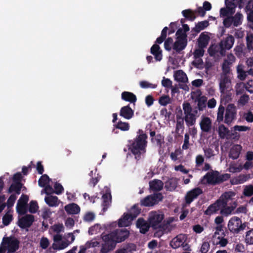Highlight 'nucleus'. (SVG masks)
<instances>
[{
    "mask_svg": "<svg viewBox=\"0 0 253 253\" xmlns=\"http://www.w3.org/2000/svg\"><path fill=\"white\" fill-rule=\"evenodd\" d=\"M64 209L68 214H76L80 212V207L77 204L72 203L66 205Z\"/></svg>",
    "mask_w": 253,
    "mask_h": 253,
    "instance_id": "obj_26",
    "label": "nucleus"
},
{
    "mask_svg": "<svg viewBox=\"0 0 253 253\" xmlns=\"http://www.w3.org/2000/svg\"><path fill=\"white\" fill-rule=\"evenodd\" d=\"M236 115V107L233 104H229L226 109L224 123L226 124H230L233 120L235 119Z\"/></svg>",
    "mask_w": 253,
    "mask_h": 253,
    "instance_id": "obj_14",
    "label": "nucleus"
},
{
    "mask_svg": "<svg viewBox=\"0 0 253 253\" xmlns=\"http://www.w3.org/2000/svg\"><path fill=\"white\" fill-rule=\"evenodd\" d=\"M163 199V196L162 193H158L153 195H148L140 201V205L145 207L153 206Z\"/></svg>",
    "mask_w": 253,
    "mask_h": 253,
    "instance_id": "obj_7",
    "label": "nucleus"
},
{
    "mask_svg": "<svg viewBox=\"0 0 253 253\" xmlns=\"http://www.w3.org/2000/svg\"><path fill=\"white\" fill-rule=\"evenodd\" d=\"M173 39L171 37H169L165 40L164 47L166 50L169 51L171 50L173 44Z\"/></svg>",
    "mask_w": 253,
    "mask_h": 253,
    "instance_id": "obj_53",
    "label": "nucleus"
},
{
    "mask_svg": "<svg viewBox=\"0 0 253 253\" xmlns=\"http://www.w3.org/2000/svg\"><path fill=\"white\" fill-rule=\"evenodd\" d=\"M235 195V193L233 191L226 192L221 195L218 200L220 201L222 205H228L230 204L229 201L232 200Z\"/></svg>",
    "mask_w": 253,
    "mask_h": 253,
    "instance_id": "obj_23",
    "label": "nucleus"
},
{
    "mask_svg": "<svg viewBox=\"0 0 253 253\" xmlns=\"http://www.w3.org/2000/svg\"><path fill=\"white\" fill-rule=\"evenodd\" d=\"M44 201L46 204L49 207H57L60 203V201L57 196H46L44 198Z\"/></svg>",
    "mask_w": 253,
    "mask_h": 253,
    "instance_id": "obj_34",
    "label": "nucleus"
},
{
    "mask_svg": "<svg viewBox=\"0 0 253 253\" xmlns=\"http://www.w3.org/2000/svg\"><path fill=\"white\" fill-rule=\"evenodd\" d=\"M13 219V216L8 212H6L2 217V223L5 226L8 225Z\"/></svg>",
    "mask_w": 253,
    "mask_h": 253,
    "instance_id": "obj_54",
    "label": "nucleus"
},
{
    "mask_svg": "<svg viewBox=\"0 0 253 253\" xmlns=\"http://www.w3.org/2000/svg\"><path fill=\"white\" fill-rule=\"evenodd\" d=\"M182 107L184 115L193 111L191 104L188 102L184 101L182 104Z\"/></svg>",
    "mask_w": 253,
    "mask_h": 253,
    "instance_id": "obj_58",
    "label": "nucleus"
},
{
    "mask_svg": "<svg viewBox=\"0 0 253 253\" xmlns=\"http://www.w3.org/2000/svg\"><path fill=\"white\" fill-rule=\"evenodd\" d=\"M208 52L211 57L215 56L216 55L217 56H224L226 55L225 50L220 42L218 44L211 45L208 49Z\"/></svg>",
    "mask_w": 253,
    "mask_h": 253,
    "instance_id": "obj_12",
    "label": "nucleus"
},
{
    "mask_svg": "<svg viewBox=\"0 0 253 253\" xmlns=\"http://www.w3.org/2000/svg\"><path fill=\"white\" fill-rule=\"evenodd\" d=\"M248 81L246 83H240L237 84L236 86V92L237 95L243 93L245 90L249 92L250 88L248 87Z\"/></svg>",
    "mask_w": 253,
    "mask_h": 253,
    "instance_id": "obj_37",
    "label": "nucleus"
},
{
    "mask_svg": "<svg viewBox=\"0 0 253 253\" xmlns=\"http://www.w3.org/2000/svg\"><path fill=\"white\" fill-rule=\"evenodd\" d=\"M234 42V37L233 36L230 35H228L227 36L223 38L220 41V43L223 49H224L225 52H226V50H230L232 48Z\"/></svg>",
    "mask_w": 253,
    "mask_h": 253,
    "instance_id": "obj_16",
    "label": "nucleus"
},
{
    "mask_svg": "<svg viewBox=\"0 0 253 253\" xmlns=\"http://www.w3.org/2000/svg\"><path fill=\"white\" fill-rule=\"evenodd\" d=\"M116 128L121 129L122 131H127L129 129V125L128 123L119 121L115 125Z\"/></svg>",
    "mask_w": 253,
    "mask_h": 253,
    "instance_id": "obj_51",
    "label": "nucleus"
},
{
    "mask_svg": "<svg viewBox=\"0 0 253 253\" xmlns=\"http://www.w3.org/2000/svg\"><path fill=\"white\" fill-rule=\"evenodd\" d=\"M155 42L150 49L151 53L155 56L156 61H160L162 59V50L160 49V46Z\"/></svg>",
    "mask_w": 253,
    "mask_h": 253,
    "instance_id": "obj_27",
    "label": "nucleus"
},
{
    "mask_svg": "<svg viewBox=\"0 0 253 253\" xmlns=\"http://www.w3.org/2000/svg\"><path fill=\"white\" fill-rule=\"evenodd\" d=\"M210 38L204 32L202 33L198 39V47L205 48L208 45Z\"/></svg>",
    "mask_w": 253,
    "mask_h": 253,
    "instance_id": "obj_28",
    "label": "nucleus"
},
{
    "mask_svg": "<svg viewBox=\"0 0 253 253\" xmlns=\"http://www.w3.org/2000/svg\"><path fill=\"white\" fill-rule=\"evenodd\" d=\"M170 246L173 249H177L180 246H182L185 248V250H188L186 248L188 246L187 244H184L183 242V240L181 239V236H178L176 238H174L170 243Z\"/></svg>",
    "mask_w": 253,
    "mask_h": 253,
    "instance_id": "obj_31",
    "label": "nucleus"
},
{
    "mask_svg": "<svg viewBox=\"0 0 253 253\" xmlns=\"http://www.w3.org/2000/svg\"><path fill=\"white\" fill-rule=\"evenodd\" d=\"M95 215L92 212H87L84 215L83 219L85 222H92L94 220Z\"/></svg>",
    "mask_w": 253,
    "mask_h": 253,
    "instance_id": "obj_57",
    "label": "nucleus"
},
{
    "mask_svg": "<svg viewBox=\"0 0 253 253\" xmlns=\"http://www.w3.org/2000/svg\"><path fill=\"white\" fill-rule=\"evenodd\" d=\"M34 221V217L32 214H26L19 219L18 225L22 229L30 227Z\"/></svg>",
    "mask_w": 253,
    "mask_h": 253,
    "instance_id": "obj_15",
    "label": "nucleus"
},
{
    "mask_svg": "<svg viewBox=\"0 0 253 253\" xmlns=\"http://www.w3.org/2000/svg\"><path fill=\"white\" fill-rule=\"evenodd\" d=\"M51 179L46 174H42L38 181L39 185L41 187H44L47 184L49 183Z\"/></svg>",
    "mask_w": 253,
    "mask_h": 253,
    "instance_id": "obj_44",
    "label": "nucleus"
},
{
    "mask_svg": "<svg viewBox=\"0 0 253 253\" xmlns=\"http://www.w3.org/2000/svg\"><path fill=\"white\" fill-rule=\"evenodd\" d=\"M219 90L222 100L225 102H229L231 100L232 85L230 76H220Z\"/></svg>",
    "mask_w": 253,
    "mask_h": 253,
    "instance_id": "obj_2",
    "label": "nucleus"
},
{
    "mask_svg": "<svg viewBox=\"0 0 253 253\" xmlns=\"http://www.w3.org/2000/svg\"><path fill=\"white\" fill-rule=\"evenodd\" d=\"M122 99L126 101L134 103L137 100L136 96L131 92L124 91L121 94Z\"/></svg>",
    "mask_w": 253,
    "mask_h": 253,
    "instance_id": "obj_32",
    "label": "nucleus"
},
{
    "mask_svg": "<svg viewBox=\"0 0 253 253\" xmlns=\"http://www.w3.org/2000/svg\"><path fill=\"white\" fill-rule=\"evenodd\" d=\"M140 213V210L138 208L137 205H133L131 209L130 214L132 215V218H135Z\"/></svg>",
    "mask_w": 253,
    "mask_h": 253,
    "instance_id": "obj_60",
    "label": "nucleus"
},
{
    "mask_svg": "<svg viewBox=\"0 0 253 253\" xmlns=\"http://www.w3.org/2000/svg\"><path fill=\"white\" fill-rule=\"evenodd\" d=\"M228 1L229 0H225L226 8L223 7L220 10V15L221 17H229V15H232L235 12V8L237 5L235 3H232Z\"/></svg>",
    "mask_w": 253,
    "mask_h": 253,
    "instance_id": "obj_13",
    "label": "nucleus"
},
{
    "mask_svg": "<svg viewBox=\"0 0 253 253\" xmlns=\"http://www.w3.org/2000/svg\"><path fill=\"white\" fill-rule=\"evenodd\" d=\"M205 53L204 48L198 47L194 50L193 56L194 58H199L204 56Z\"/></svg>",
    "mask_w": 253,
    "mask_h": 253,
    "instance_id": "obj_59",
    "label": "nucleus"
},
{
    "mask_svg": "<svg viewBox=\"0 0 253 253\" xmlns=\"http://www.w3.org/2000/svg\"><path fill=\"white\" fill-rule=\"evenodd\" d=\"M169 29L167 27H165L163 28L161 32V35L160 37H158L155 42L156 43L158 44H161L166 39L167 35Z\"/></svg>",
    "mask_w": 253,
    "mask_h": 253,
    "instance_id": "obj_46",
    "label": "nucleus"
},
{
    "mask_svg": "<svg viewBox=\"0 0 253 253\" xmlns=\"http://www.w3.org/2000/svg\"><path fill=\"white\" fill-rule=\"evenodd\" d=\"M27 206L17 203L16 205V211L19 214L23 215L25 214L27 211Z\"/></svg>",
    "mask_w": 253,
    "mask_h": 253,
    "instance_id": "obj_56",
    "label": "nucleus"
},
{
    "mask_svg": "<svg viewBox=\"0 0 253 253\" xmlns=\"http://www.w3.org/2000/svg\"><path fill=\"white\" fill-rule=\"evenodd\" d=\"M220 204L221 205L220 206V213L225 216H228L231 214L237 205L236 201H234L230 206H228V205H222L221 203H220Z\"/></svg>",
    "mask_w": 253,
    "mask_h": 253,
    "instance_id": "obj_18",
    "label": "nucleus"
},
{
    "mask_svg": "<svg viewBox=\"0 0 253 253\" xmlns=\"http://www.w3.org/2000/svg\"><path fill=\"white\" fill-rule=\"evenodd\" d=\"M243 17L240 12H237L234 16H231L234 26L238 27L242 24Z\"/></svg>",
    "mask_w": 253,
    "mask_h": 253,
    "instance_id": "obj_45",
    "label": "nucleus"
},
{
    "mask_svg": "<svg viewBox=\"0 0 253 253\" xmlns=\"http://www.w3.org/2000/svg\"><path fill=\"white\" fill-rule=\"evenodd\" d=\"M224 107L220 106L218 108V111L217 113V121L218 122H220L223 121L224 118Z\"/></svg>",
    "mask_w": 253,
    "mask_h": 253,
    "instance_id": "obj_62",
    "label": "nucleus"
},
{
    "mask_svg": "<svg viewBox=\"0 0 253 253\" xmlns=\"http://www.w3.org/2000/svg\"><path fill=\"white\" fill-rule=\"evenodd\" d=\"M163 140L164 137L161 134H157L154 138H151L152 142L159 147H161Z\"/></svg>",
    "mask_w": 253,
    "mask_h": 253,
    "instance_id": "obj_50",
    "label": "nucleus"
},
{
    "mask_svg": "<svg viewBox=\"0 0 253 253\" xmlns=\"http://www.w3.org/2000/svg\"><path fill=\"white\" fill-rule=\"evenodd\" d=\"M149 183L150 189L153 191H161L164 186L163 181L157 179L150 181Z\"/></svg>",
    "mask_w": 253,
    "mask_h": 253,
    "instance_id": "obj_29",
    "label": "nucleus"
},
{
    "mask_svg": "<svg viewBox=\"0 0 253 253\" xmlns=\"http://www.w3.org/2000/svg\"><path fill=\"white\" fill-rule=\"evenodd\" d=\"M177 184V179L176 178H170L165 182V188L167 191H172L176 189Z\"/></svg>",
    "mask_w": 253,
    "mask_h": 253,
    "instance_id": "obj_30",
    "label": "nucleus"
},
{
    "mask_svg": "<svg viewBox=\"0 0 253 253\" xmlns=\"http://www.w3.org/2000/svg\"><path fill=\"white\" fill-rule=\"evenodd\" d=\"M218 131L219 136L221 139L226 138L227 139L230 131L227 127L223 125H221L218 127Z\"/></svg>",
    "mask_w": 253,
    "mask_h": 253,
    "instance_id": "obj_39",
    "label": "nucleus"
},
{
    "mask_svg": "<svg viewBox=\"0 0 253 253\" xmlns=\"http://www.w3.org/2000/svg\"><path fill=\"white\" fill-rule=\"evenodd\" d=\"M184 129V125L183 119H181V120H177L175 126V133H176L175 137H177L180 136V134L183 132Z\"/></svg>",
    "mask_w": 253,
    "mask_h": 253,
    "instance_id": "obj_40",
    "label": "nucleus"
},
{
    "mask_svg": "<svg viewBox=\"0 0 253 253\" xmlns=\"http://www.w3.org/2000/svg\"><path fill=\"white\" fill-rule=\"evenodd\" d=\"M245 242L247 245H253V228L246 232Z\"/></svg>",
    "mask_w": 253,
    "mask_h": 253,
    "instance_id": "obj_47",
    "label": "nucleus"
},
{
    "mask_svg": "<svg viewBox=\"0 0 253 253\" xmlns=\"http://www.w3.org/2000/svg\"><path fill=\"white\" fill-rule=\"evenodd\" d=\"M209 25V22L208 20L199 22L196 24L195 26L192 29V31L196 33H199L206 28Z\"/></svg>",
    "mask_w": 253,
    "mask_h": 253,
    "instance_id": "obj_35",
    "label": "nucleus"
},
{
    "mask_svg": "<svg viewBox=\"0 0 253 253\" xmlns=\"http://www.w3.org/2000/svg\"><path fill=\"white\" fill-rule=\"evenodd\" d=\"M1 244L6 246L9 253H14L19 249V241L17 239L11 237H4Z\"/></svg>",
    "mask_w": 253,
    "mask_h": 253,
    "instance_id": "obj_10",
    "label": "nucleus"
},
{
    "mask_svg": "<svg viewBox=\"0 0 253 253\" xmlns=\"http://www.w3.org/2000/svg\"><path fill=\"white\" fill-rule=\"evenodd\" d=\"M17 199L16 195L15 194H11L7 201V206L8 208H11L13 206L16 200Z\"/></svg>",
    "mask_w": 253,
    "mask_h": 253,
    "instance_id": "obj_61",
    "label": "nucleus"
},
{
    "mask_svg": "<svg viewBox=\"0 0 253 253\" xmlns=\"http://www.w3.org/2000/svg\"><path fill=\"white\" fill-rule=\"evenodd\" d=\"M227 227L231 232L238 234L245 229L246 224L245 223H242L240 218L233 216L229 220Z\"/></svg>",
    "mask_w": 253,
    "mask_h": 253,
    "instance_id": "obj_4",
    "label": "nucleus"
},
{
    "mask_svg": "<svg viewBox=\"0 0 253 253\" xmlns=\"http://www.w3.org/2000/svg\"><path fill=\"white\" fill-rule=\"evenodd\" d=\"M197 113V110L195 109L193 112L185 115L183 119L185 120L187 126H192L196 123Z\"/></svg>",
    "mask_w": 253,
    "mask_h": 253,
    "instance_id": "obj_21",
    "label": "nucleus"
},
{
    "mask_svg": "<svg viewBox=\"0 0 253 253\" xmlns=\"http://www.w3.org/2000/svg\"><path fill=\"white\" fill-rule=\"evenodd\" d=\"M220 202L217 200L214 203L210 205L207 209L204 211V214L207 215H211L216 213L220 210Z\"/></svg>",
    "mask_w": 253,
    "mask_h": 253,
    "instance_id": "obj_25",
    "label": "nucleus"
},
{
    "mask_svg": "<svg viewBox=\"0 0 253 253\" xmlns=\"http://www.w3.org/2000/svg\"><path fill=\"white\" fill-rule=\"evenodd\" d=\"M243 194L245 197H251L253 195V185H246L243 191Z\"/></svg>",
    "mask_w": 253,
    "mask_h": 253,
    "instance_id": "obj_49",
    "label": "nucleus"
},
{
    "mask_svg": "<svg viewBox=\"0 0 253 253\" xmlns=\"http://www.w3.org/2000/svg\"><path fill=\"white\" fill-rule=\"evenodd\" d=\"M38 203L35 201H31L29 204V211L32 213H36L38 210Z\"/></svg>",
    "mask_w": 253,
    "mask_h": 253,
    "instance_id": "obj_52",
    "label": "nucleus"
},
{
    "mask_svg": "<svg viewBox=\"0 0 253 253\" xmlns=\"http://www.w3.org/2000/svg\"><path fill=\"white\" fill-rule=\"evenodd\" d=\"M101 236L103 243L101 245L100 253H108L113 251L116 247V243L115 240L111 238V236L103 233Z\"/></svg>",
    "mask_w": 253,
    "mask_h": 253,
    "instance_id": "obj_5",
    "label": "nucleus"
},
{
    "mask_svg": "<svg viewBox=\"0 0 253 253\" xmlns=\"http://www.w3.org/2000/svg\"><path fill=\"white\" fill-rule=\"evenodd\" d=\"M139 135L132 141L128 149L135 156V158L139 160L141 158V155L144 154L146 152L147 145V135L143 132L142 130L139 129Z\"/></svg>",
    "mask_w": 253,
    "mask_h": 253,
    "instance_id": "obj_1",
    "label": "nucleus"
},
{
    "mask_svg": "<svg viewBox=\"0 0 253 253\" xmlns=\"http://www.w3.org/2000/svg\"><path fill=\"white\" fill-rule=\"evenodd\" d=\"M171 102V98L167 95H163L159 99V103L162 106H166Z\"/></svg>",
    "mask_w": 253,
    "mask_h": 253,
    "instance_id": "obj_48",
    "label": "nucleus"
},
{
    "mask_svg": "<svg viewBox=\"0 0 253 253\" xmlns=\"http://www.w3.org/2000/svg\"><path fill=\"white\" fill-rule=\"evenodd\" d=\"M175 80L178 82L185 83L188 81L186 74L182 70L177 71L174 74Z\"/></svg>",
    "mask_w": 253,
    "mask_h": 253,
    "instance_id": "obj_38",
    "label": "nucleus"
},
{
    "mask_svg": "<svg viewBox=\"0 0 253 253\" xmlns=\"http://www.w3.org/2000/svg\"><path fill=\"white\" fill-rule=\"evenodd\" d=\"M200 126L203 132L207 133L210 132L212 128L211 119L208 117H203L200 122Z\"/></svg>",
    "mask_w": 253,
    "mask_h": 253,
    "instance_id": "obj_17",
    "label": "nucleus"
},
{
    "mask_svg": "<svg viewBox=\"0 0 253 253\" xmlns=\"http://www.w3.org/2000/svg\"><path fill=\"white\" fill-rule=\"evenodd\" d=\"M241 147L240 145H237L233 146L230 151L229 156L233 160L237 159L240 154V150Z\"/></svg>",
    "mask_w": 253,
    "mask_h": 253,
    "instance_id": "obj_36",
    "label": "nucleus"
},
{
    "mask_svg": "<svg viewBox=\"0 0 253 253\" xmlns=\"http://www.w3.org/2000/svg\"><path fill=\"white\" fill-rule=\"evenodd\" d=\"M217 240L216 241L213 239V244L217 246L219 245L220 247H225L228 243V240L226 238H225L223 236H218L217 237Z\"/></svg>",
    "mask_w": 253,
    "mask_h": 253,
    "instance_id": "obj_43",
    "label": "nucleus"
},
{
    "mask_svg": "<svg viewBox=\"0 0 253 253\" xmlns=\"http://www.w3.org/2000/svg\"><path fill=\"white\" fill-rule=\"evenodd\" d=\"M235 57L232 54L228 55L227 59L224 60L221 66L222 73L220 76H230L231 74V67L235 62Z\"/></svg>",
    "mask_w": 253,
    "mask_h": 253,
    "instance_id": "obj_9",
    "label": "nucleus"
},
{
    "mask_svg": "<svg viewBox=\"0 0 253 253\" xmlns=\"http://www.w3.org/2000/svg\"><path fill=\"white\" fill-rule=\"evenodd\" d=\"M23 184L21 182H12L8 189V193L15 192V194L19 195L21 193Z\"/></svg>",
    "mask_w": 253,
    "mask_h": 253,
    "instance_id": "obj_33",
    "label": "nucleus"
},
{
    "mask_svg": "<svg viewBox=\"0 0 253 253\" xmlns=\"http://www.w3.org/2000/svg\"><path fill=\"white\" fill-rule=\"evenodd\" d=\"M164 218L163 214L159 213L157 211H152L150 213L149 222L151 227L155 229H164L165 225L161 223Z\"/></svg>",
    "mask_w": 253,
    "mask_h": 253,
    "instance_id": "obj_6",
    "label": "nucleus"
},
{
    "mask_svg": "<svg viewBox=\"0 0 253 253\" xmlns=\"http://www.w3.org/2000/svg\"><path fill=\"white\" fill-rule=\"evenodd\" d=\"M132 218V215L130 213H125L123 216L118 221V226L119 227H124L127 226V221L128 220H133Z\"/></svg>",
    "mask_w": 253,
    "mask_h": 253,
    "instance_id": "obj_41",
    "label": "nucleus"
},
{
    "mask_svg": "<svg viewBox=\"0 0 253 253\" xmlns=\"http://www.w3.org/2000/svg\"><path fill=\"white\" fill-rule=\"evenodd\" d=\"M230 177V174H220L217 171H213L207 172L203 176V180L206 179L208 184L215 185L227 180Z\"/></svg>",
    "mask_w": 253,
    "mask_h": 253,
    "instance_id": "obj_3",
    "label": "nucleus"
},
{
    "mask_svg": "<svg viewBox=\"0 0 253 253\" xmlns=\"http://www.w3.org/2000/svg\"><path fill=\"white\" fill-rule=\"evenodd\" d=\"M203 193V190L200 187H196L188 191L184 197L186 205H190Z\"/></svg>",
    "mask_w": 253,
    "mask_h": 253,
    "instance_id": "obj_11",
    "label": "nucleus"
},
{
    "mask_svg": "<svg viewBox=\"0 0 253 253\" xmlns=\"http://www.w3.org/2000/svg\"><path fill=\"white\" fill-rule=\"evenodd\" d=\"M210 245L208 242H204L202 245L200 252L202 253H207L209 251Z\"/></svg>",
    "mask_w": 253,
    "mask_h": 253,
    "instance_id": "obj_64",
    "label": "nucleus"
},
{
    "mask_svg": "<svg viewBox=\"0 0 253 253\" xmlns=\"http://www.w3.org/2000/svg\"><path fill=\"white\" fill-rule=\"evenodd\" d=\"M183 16L186 19L193 21L196 18L195 12L190 9H185L182 11Z\"/></svg>",
    "mask_w": 253,
    "mask_h": 253,
    "instance_id": "obj_42",
    "label": "nucleus"
},
{
    "mask_svg": "<svg viewBox=\"0 0 253 253\" xmlns=\"http://www.w3.org/2000/svg\"><path fill=\"white\" fill-rule=\"evenodd\" d=\"M207 102L206 98L202 96L198 100V107L199 110H203L206 107V103Z\"/></svg>",
    "mask_w": 253,
    "mask_h": 253,
    "instance_id": "obj_55",
    "label": "nucleus"
},
{
    "mask_svg": "<svg viewBox=\"0 0 253 253\" xmlns=\"http://www.w3.org/2000/svg\"><path fill=\"white\" fill-rule=\"evenodd\" d=\"M137 228L140 230V232L142 234H145L147 232L150 227L151 225L149 222L148 223L143 218H139L136 223Z\"/></svg>",
    "mask_w": 253,
    "mask_h": 253,
    "instance_id": "obj_20",
    "label": "nucleus"
},
{
    "mask_svg": "<svg viewBox=\"0 0 253 253\" xmlns=\"http://www.w3.org/2000/svg\"><path fill=\"white\" fill-rule=\"evenodd\" d=\"M187 44V40H183L180 38V39H176V41L173 43L172 48L176 53H179L182 50L185 49Z\"/></svg>",
    "mask_w": 253,
    "mask_h": 253,
    "instance_id": "obj_19",
    "label": "nucleus"
},
{
    "mask_svg": "<svg viewBox=\"0 0 253 253\" xmlns=\"http://www.w3.org/2000/svg\"><path fill=\"white\" fill-rule=\"evenodd\" d=\"M120 115L127 120H129L133 116L134 111L131 108L129 105H127L121 108Z\"/></svg>",
    "mask_w": 253,
    "mask_h": 253,
    "instance_id": "obj_22",
    "label": "nucleus"
},
{
    "mask_svg": "<svg viewBox=\"0 0 253 253\" xmlns=\"http://www.w3.org/2000/svg\"><path fill=\"white\" fill-rule=\"evenodd\" d=\"M108 234L111 236V238L115 240L117 244L124 241L128 237L129 232L126 228L118 229Z\"/></svg>",
    "mask_w": 253,
    "mask_h": 253,
    "instance_id": "obj_8",
    "label": "nucleus"
},
{
    "mask_svg": "<svg viewBox=\"0 0 253 253\" xmlns=\"http://www.w3.org/2000/svg\"><path fill=\"white\" fill-rule=\"evenodd\" d=\"M102 198L103 200L102 204L103 207L102 210L103 211H107L111 203L112 196L109 190H107L106 193L103 194Z\"/></svg>",
    "mask_w": 253,
    "mask_h": 253,
    "instance_id": "obj_24",
    "label": "nucleus"
},
{
    "mask_svg": "<svg viewBox=\"0 0 253 253\" xmlns=\"http://www.w3.org/2000/svg\"><path fill=\"white\" fill-rule=\"evenodd\" d=\"M244 47V45L243 44H241L240 45H237L235 47V48H234L235 53L237 56H241L243 55Z\"/></svg>",
    "mask_w": 253,
    "mask_h": 253,
    "instance_id": "obj_63",
    "label": "nucleus"
}]
</instances>
